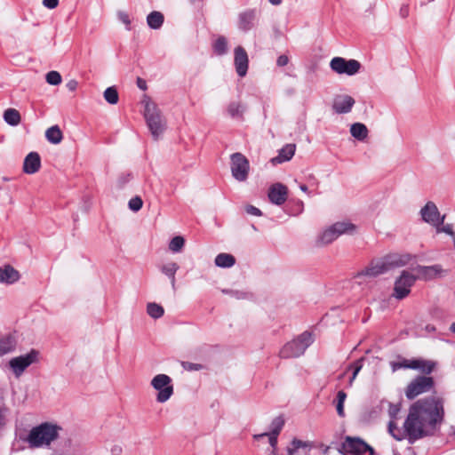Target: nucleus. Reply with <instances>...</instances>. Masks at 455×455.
I'll use <instances>...</instances> for the list:
<instances>
[{
	"mask_svg": "<svg viewBox=\"0 0 455 455\" xmlns=\"http://www.w3.org/2000/svg\"><path fill=\"white\" fill-rule=\"evenodd\" d=\"M443 405L439 399L431 397L419 400L409 410L403 423V429L389 421L388 432L397 441L408 438L412 443L425 435H431L438 423L443 420Z\"/></svg>",
	"mask_w": 455,
	"mask_h": 455,
	"instance_id": "1",
	"label": "nucleus"
},
{
	"mask_svg": "<svg viewBox=\"0 0 455 455\" xmlns=\"http://www.w3.org/2000/svg\"><path fill=\"white\" fill-rule=\"evenodd\" d=\"M144 118L151 135L156 140L167 128V122L158 106L147 95L141 100Z\"/></svg>",
	"mask_w": 455,
	"mask_h": 455,
	"instance_id": "2",
	"label": "nucleus"
},
{
	"mask_svg": "<svg viewBox=\"0 0 455 455\" xmlns=\"http://www.w3.org/2000/svg\"><path fill=\"white\" fill-rule=\"evenodd\" d=\"M60 427L51 422H44L32 427L25 441L30 448L48 447L58 439Z\"/></svg>",
	"mask_w": 455,
	"mask_h": 455,
	"instance_id": "3",
	"label": "nucleus"
},
{
	"mask_svg": "<svg viewBox=\"0 0 455 455\" xmlns=\"http://www.w3.org/2000/svg\"><path fill=\"white\" fill-rule=\"evenodd\" d=\"M357 231V227L350 221H338L323 229L316 237L317 246H326L342 235H352Z\"/></svg>",
	"mask_w": 455,
	"mask_h": 455,
	"instance_id": "4",
	"label": "nucleus"
},
{
	"mask_svg": "<svg viewBox=\"0 0 455 455\" xmlns=\"http://www.w3.org/2000/svg\"><path fill=\"white\" fill-rule=\"evenodd\" d=\"M314 339L310 332L304 331L296 339L287 342L280 350L279 355L282 358H294L303 355L306 349L313 343Z\"/></svg>",
	"mask_w": 455,
	"mask_h": 455,
	"instance_id": "5",
	"label": "nucleus"
},
{
	"mask_svg": "<svg viewBox=\"0 0 455 455\" xmlns=\"http://www.w3.org/2000/svg\"><path fill=\"white\" fill-rule=\"evenodd\" d=\"M151 387L157 392L156 401L164 403L173 395L172 379L166 374L156 375L150 382Z\"/></svg>",
	"mask_w": 455,
	"mask_h": 455,
	"instance_id": "6",
	"label": "nucleus"
},
{
	"mask_svg": "<svg viewBox=\"0 0 455 455\" xmlns=\"http://www.w3.org/2000/svg\"><path fill=\"white\" fill-rule=\"evenodd\" d=\"M230 171L235 180L244 182L249 176V160L242 153L232 154L230 156Z\"/></svg>",
	"mask_w": 455,
	"mask_h": 455,
	"instance_id": "7",
	"label": "nucleus"
},
{
	"mask_svg": "<svg viewBox=\"0 0 455 455\" xmlns=\"http://www.w3.org/2000/svg\"><path fill=\"white\" fill-rule=\"evenodd\" d=\"M417 280L415 274L408 270L402 271L401 275L395 279L393 296L397 299L406 298Z\"/></svg>",
	"mask_w": 455,
	"mask_h": 455,
	"instance_id": "8",
	"label": "nucleus"
},
{
	"mask_svg": "<svg viewBox=\"0 0 455 455\" xmlns=\"http://www.w3.org/2000/svg\"><path fill=\"white\" fill-rule=\"evenodd\" d=\"M390 365L394 372L399 369H412L419 370L425 374L431 373L435 367V363L431 361L405 358H400L396 362H391Z\"/></svg>",
	"mask_w": 455,
	"mask_h": 455,
	"instance_id": "9",
	"label": "nucleus"
},
{
	"mask_svg": "<svg viewBox=\"0 0 455 455\" xmlns=\"http://www.w3.org/2000/svg\"><path fill=\"white\" fill-rule=\"evenodd\" d=\"M331 68L339 74L354 76L359 72L361 63L356 60H346L342 57H334L330 62Z\"/></svg>",
	"mask_w": 455,
	"mask_h": 455,
	"instance_id": "10",
	"label": "nucleus"
},
{
	"mask_svg": "<svg viewBox=\"0 0 455 455\" xmlns=\"http://www.w3.org/2000/svg\"><path fill=\"white\" fill-rule=\"evenodd\" d=\"M434 385L433 378L427 376H419L407 386L405 395L408 399H413L416 396L429 391Z\"/></svg>",
	"mask_w": 455,
	"mask_h": 455,
	"instance_id": "11",
	"label": "nucleus"
},
{
	"mask_svg": "<svg viewBox=\"0 0 455 455\" xmlns=\"http://www.w3.org/2000/svg\"><path fill=\"white\" fill-rule=\"evenodd\" d=\"M37 353L35 350L30 351L26 355L16 356L9 361V367L15 375L19 378L22 375L25 370L36 362Z\"/></svg>",
	"mask_w": 455,
	"mask_h": 455,
	"instance_id": "12",
	"label": "nucleus"
},
{
	"mask_svg": "<svg viewBox=\"0 0 455 455\" xmlns=\"http://www.w3.org/2000/svg\"><path fill=\"white\" fill-rule=\"evenodd\" d=\"M412 271L415 272L417 279H421L424 281H430L434 279L442 278L445 276L448 273V270L444 269L439 264L433 266L418 265L416 267L412 268Z\"/></svg>",
	"mask_w": 455,
	"mask_h": 455,
	"instance_id": "13",
	"label": "nucleus"
},
{
	"mask_svg": "<svg viewBox=\"0 0 455 455\" xmlns=\"http://www.w3.org/2000/svg\"><path fill=\"white\" fill-rule=\"evenodd\" d=\"M419 214L424 222L435 227L443 225L445 215H441L436 204L428 201L419 211Z\"/></svg>",
	"mask_w": 455,
	"mask_h": 455,
	"instance_id": "14",
	"label": "nucleus"
},
{
	"mask_svg": "<svg viewBox=\"0 0 455 455\" xmlns=\"http://www.w3.org/2000/svg\"><path fill=\"white\" fill-rule=\"evenodd\" d=\"M340 449L342 452L350 453L353 455H361L366 451H370L371 455L373 454V449L370 447L366 443L359 438L347 436L345 442L342 443Z\"/></svg>",
	"mask_w": 455,
	"mask_h": 455,
	"instance_id": "15",
	"label": "nucleus"
},
{
	"mask_svg": "<svg viewBox=\"0 0 455 455\" xmlns=\"http://www.w3.org/2000/svg\"><path fill=\"white\" fill-rule=\"evenodd\" d=\"M257 11L255 9H246L237 15L236 26L238 30L247 33L251 30L256 24Z\"/></svg>",
	"mask_w": 455,
	"mask_h": 455,
	"instance_id": "16",
	"label": "nucleus"
},
{
	"mask_svg": "<svg viewBox=\"0 0 455 455\" xmlns=\"http://www.w3.org/2000/svg\"><path fill=\"white\" fill-rule=\"evenodd\" d=\"M387 271H389V268L387 267L385 258L383 257L382 259L372 261L368 267H366L363 271L358 273L355 276V279L359 280L363 276L376 277Z\"/></svg>",
	"mask_w": 455,
	"mask_h": 455,
	"instance_id": "17",
	"label": "nucleus"
},
{
	"mask_svg": "<svg viewBox=\"0 0 455 455\" xmlns=\"http://www.w3.org/2000/svg\"><path fill=\"white\" fill-rule=\"evenodd\" d=\"M234 64L235 71L240 77L247 74L249 59L246 51L242 46H237L234 50Z\"/></svg>",
	"mask_w": 455,
	"mask_h": 455,
	"instance_id": "18",
	"label": "nucleus"
},
{
	"mask_svg": "<svg viewBox=\"0 0 455 455\" xmlns=\"http://www.w3.org/2000/svg\"><path fill=\"white\" fill-rule=\"evenodd\" d=\"M267 196L272 204L282 205L287 200L288 188L282 183H275L269 188Z\"/></svg>",
	"mask_w": 455,
	"mask_h": 455,
	"instance_id": "19",
	"label": "nucleus"
},
{
	"mask_svg": "<svg viewBox=\"0 0 455 455\" xmlns=\"http://www.w3.org/2000/svg\"><path fill=\"white\" fill-rule=\"evenodd\" d=\"M313 445L311 442L294 438L287 446V455H308Z\"/></svg>",
	"mask_w": 455,
	"mask_h": 455,
	"instance_id": "20",
	"label": "nucleus"
},
{
	"mask_svg": "<svg viewBox=\"0 0 455 455\" xmlns=\"http://www.w3.org/2000/svg\"><path fill=\"white\" fill-rule=\"evenodd\" d=\"M355 100L349 95H338L333 100L332 108L338 114H346L351 111Z\"/></svg>",
	"mask_w": 455,
	"mask_h": 455,
	"instance_id": "21",
	"label": "nucleus"
},
{
	"mask_svg": "<svg viewBox=\"0 0 455 455\" xmlns=\"http://www.w3.org/2000/svg\"><path fill=\"white\" fill-rule=\"evenodd\" d=\"M385 259L387 261V267L389 270L402 267L410 263L412 259V256L408 253H390L386 255Z\"/></svg>",
	"mask_w": 455,
	"mask_h": 455,
	"instance_id": "22",
	"label": "nucleus"
},
{
	"mask_svg": "<svg viewBox=\"0 0 455 455\" xmlns=\"http://www.w3.org/2000/svg\"><path fill=\"white\" fill-rule=\"evenodd\" d=\"M40 166L41 160L39 155L36 152H31L24 160L23 171L28 174H33L39 170Z\"/></svg>",
	"mask_w": 455,
	"mask_h": 455,
	"instance_id": "23",
	"label": "nucleus"
},
{
	"mask_svg": "<svg viewBox=\"0 0 455 455\" xmlns=\"http://www.w3.org/2000/svg\"><path fill=\"white\" fill-rule=\"evenodd\" d=\"M20 279V273L12 266L0 267V283L12 284Z\"/></svg>",
	"mask_w": 455,
	"mask_h": 455,
	"instance_id": "24",
	"label": "nucleus"
},
{
	"mask_svg": "<svg viewBox=\"0 0 455 455\" xmlns=\"http://www.w3.org/2000/svg\"><path fill=\"white\" fill-rule=\"evenodd\" d=\"M17 341L14 336L5 334L0 336V357L15 351Z\"/></svg>",
	"mask_w": 455,
	"mask_h": 455,
	"instance_id": "25",
	"label": "nucleus"
},
{
	"mask_svg": "<svg viewBox=\"0 0 455 455\" xmlns=\"http://www.w3.org/2000/svg\"><path fill=\"white\" fill-rule=\"evenodd\" d=\"M296 145L293 143L286 144L280 150L277 156L272 159L273 164H282L290 161L295 154Z\"/></svg>",
	"mask_w": 455,
	"mask_h": 455,
	"instance_id": "26",
	"label": "nucleus"
},
{
	"mask_svg": "<svg viewBox=\"0 0 455 455\" xmlns=\"http://www.w3.org/2000/svg\"><path fill=\"white\" fill-rule=\"evenodd\" d=\"M235 262V258L232 254L226 252L219 253L214 259L215 265L221 268L232 267Z\"/></svg>",
	"mask_w": 455,
	"mask_h": 455,
	"instance_id": "27",
	"label": "nucleus"
},
{
	"mask_svg": "<svg viewBox=\"0 0 455 455\" xmlns=\"http://www.w3.org/2000/svg\"><path fill=\"white\" fill-rule=\"evenodd\" d=\"M179 268H180L179 265L176 262H172V261L167 262V263L162 265L160 267L161 272L170 279L172 288L175 287V283H176L175 275H176L177 271L179 270Z\"/></svg>",
	"mask_w": 455,
	"mask_h": 455,
	"instance_id": "28",
	"label": "nucleus"
},
{
	"mask_svg": "<svg viewBox=\"0 0 455 455\" xmlns=\"http://www.w3.org/2000/svg\"><path fill=\"white\" fill-rule=\"evenodd\" d=\"M350 133L355 139L362 141L367 138L368 129L362 123H355L350 127Z\"/></svg>",
	"mask_w": 455,
	"mask_h": 455,
	"instance_id": "29",
	"label": "nucleus"
},
{
	"mask_svg": "<svg viewBox=\"0 0 455 455\" xmlns=\"http://www.w3.org/2000/svg\"><path fill=\"white\" fill-rule=\"evenodd\" d=\"M45 138L52 144H59L63 139V134L58 125H53L46 130Z\"/></svg>",
	"mask_w": 455,
	"mask_h": 455,
	"instance_id": "30",
	"label": "nucleus"
},
{
	"mask_svg": "<svg viewBox=\"0 0 455 455\" xmlns=\"http://www.w3.org/2000/svg\"><path fill=\"white\" fill-rule=\"evenodd\" d=\"M164 18L160 12H151L147 17V23L152 29H159L164 23Z\"/></svg>",
	"mask_w": 455,
	"mask_h": 455,
	"instance_id": "31",
	"label": "nucleus"
},
{
	"mask_svg": "<svg viewBox=\"0 0 455 455\" xmlns=\"http://www.w3.org/2000/svg\"><path fill=\"white\" fill-rule=\"evenodd\" d=\"M4 119L8 124L17 126L20 123L21 117L15 108H8L4 113Z\"/></svg>",
	"mask_w": 455,
	"mask_h": 455,
	"instance_id": "32",
	"label": "nucleus"
},
{
	"mask_svg": "<svg viewBox=\"0 0 455 455\" xmlns=\"http://www.w3.org/2000/svg\"><path fill=\"white\" fill-rule=\"evenodd\" d=\"M147 313L150 317L159 319L164 315V309L161 305L156 302H149L147 305Z\"/></svg>",
	"mask_w": 455,
	"mask_h": 455,
	"instance_id": "33",
	"label": "nucleus"
},
{
	"mask_svg": "<svg viewBox=\"0 0 455 455\" xmlns=\"http://www.w3.org/2000/svg\"><path fill=\"white\" fill-rule=\"evenodd\" d=\"M245 107L239 101H232L228 106V113L231 117H242Z\"/></svg>",
	"mask_w": 455,
	"mask_h": 455,
	"instance_id": "34",
	"label": "nucleus"
},
{
	"mask_svg": "<svg viewBox=\"0 0 455 455\" xmlns=\"http://www.w3.org/2000/svg\"><path fill=\"white\" fill-rule=\"evenodd\" d=\"M265 436H267L268 437V443L272 448L271 450V454L272 455H276V446H277V436L278 435H274V434H271V433H263V434H259V435H255L253 437L254 439L256 440H259Z\"/></svg>",
	"mask_w": 455,
	"mask_h": 455,
	"instance_id": "35",
	"label": "nucleus"
},
{
	"mask_svg": "<svg viewBox=\"0 0 455 455\" xmlns=\"http://www.w3.org/2000/svg\"><path fill=\"white\" fill-rule=\"evenodd\" d=\"M105 100L112 105H115L118 102L119 96L116 89L115 87H108L103 93Z\"/></svg>",
	"mask_w": 455,
	"mask_h": 455,
	"instance_id": "36",
	"label": "nucleus"
},
{
	"mask_svg": "<svg viewBox=\"0 0 455 455\" xmlns=\"http://www.w3.org/2000/svg\"><path fill=\"white\" fill-rule=\"evenodd\" d=\"M214 51L218 55H224L228 52V40L220 36L214 43Z\"/></svg>",
	"mask_w": 455,
	"mask_h": 455,
	"instance_id": "37",
	"label": "nucleus"
},
{
	"mask_svg": "<svg viewBox=\"0 0 455 455\" xmlns=\"http://www.w3.org/2000/svg\"><path fill=\"white\" fill-rule=\"evenodd\" d=\"M132 180V174L130 172H122L116 180V188L117 189L124 188Z\"/></svg>",
	"mask_w": 455,
	"mask_h": 455,
	"instance_id": "38",
	"label": "nucleus"
},
{
	"mask_svg": "<svg viewBox=\"0 0 455 455\" xmlns=\"http://www.w3.org/2000/svg\"><path fill=\"white\" fill-rule=\"evenodd\" d=\"M346 398H347V394L343 390H340L338 392L336 410H337V413L339 417L345 416L344 403H345Z\"/></svg>",
	"mask_w": 455,
	"mask_h": 455,
	"instance_id": "39",
	"label": "nucleus"
},
{
	"mask_svg": "<svg viewBox=\"0 0 455 455\" xmlns=\"http://www.w3.org/2000/svg\"><path fill=\"white\" fill-rule=\"evenodd\" d=\"M185 240L182 236H175L173 237L170 243H169V249L173 252H179L184 246Z\"/></svg>",
	"mask_w": 455,
	"mask_h": 455,
	"instance_id": "40",
	"label": "nucleus"
},
{
	"mask_svg": "<svg viewBox=\"0 0 455 455\" xmlns=\"http://www.w3.org/2000/svg\"><path fill=\"white\" fill-rule=\"evenodd\" d=\"M284 425V419L282 417H276L273 419L270 425V431L268 433L279 435Z\"/></svg>",
	"mask_w": 455,
	"mask_h": 455,
	"instance_id": "41",
	"label": "nucleus"
},
{
	"mask_svg": "<svg viewBox=\"0 0 455 455\" xmlns=\"http://www.w3.org/2000/svg\"><path fill=\"white\" fill-rule=\"evenodd\" d=\"M388 404V415L390 417V421H393L395 423V419H397L400 411H401V404L400 403H387Z\"/></svg>",
	"mask_w": 455,
	"mask_h": 455,
	"instance_id": "42",
	"label": "nucleus"
},
{
	"mask_svg": "<svg viewBox=\"0 0 455 455\" xmlns=\"http://www.w3.org/2000/svg\"><path fill=\"white\" fill-rule=\"evenodd\" d=\"M46 82L51 85H58L61 83V76L57 71H50L45 76Z\"/></svg>",
	"mask_w": 455,
	"mask_h": 455,
	"instance_id": "43",
	"label": "nucleus"
},
{
	"mask_svg": "<svg viewBox=\"0 0 455 455\" xmlns=\"http://www.w3.org/2000/svg\"><path fill=\"white\" fill-rule=\"evenodd\" d=\"M143 205V201L140 196H134L128 203L129 209L134 212H139Z\"/></svg>",
	"mask_w": 455,
	"mask_h": 455,
	"instance_id": "44",
	"label": "nucleus"
},
{
	"mask_svg": "<svg viewBox=\"0 0 455 455\" xmlns=\"http://www.w3.org/2000/svg\"><path fill=\"white\" fill-rule=\"evenodd\" d=\"M320 449L322 451V455H346L342 452V450L340 448L322 445Z\"/></svg>",
	"mask_w": 455,
	"mask_h": 455,
	"instance_id": "45",
	"label": "nucleus"
},
{
	"mask_svg": "<svg viewBox=\"0 0 455 455\" xmlns=\"http://www.w3.org/2000/svg\"><path fill=\"white\" fill-rule=\"evenodd\" d=\"M222 292L225 294H228L229 296L236 299H243L248 298L249 294L247 292L236 290H222Z\"/></svg>",
	"mask_w": 455,
	"mask_h": 455,
	"instance_id": "46",
	"label": "nucleus"
},
{
	"mask_svg": "<svg viewBox=\"0 0 455 455\" xmlns=\"http://www.w3.org/2000/svg\"><path fill=\"white\" fill-rule=\"evenodd\" d=\"M435 230H436V233H445L447 235H450L451 236L454 235V232H453V229H452V225L451 224H446V225H438V226H435Z\"/></svg>",
	"mask_w": 455,
	"mask_h": 455,
	"instance_id": "47",
	"label": "nucleus"
},
{
	"mask_svg": "<svg viewBox=\"0 0 455 455\" xmlns=\"http://www.w3.org/2000/svg\"><path fill=\"white\" fill-rule=\"evenodd\" d=\"M117 18L122 23H124L126 26L127 30L131 29V20L127 12L119 11L117 12Z\"/></svg>",
	"mask_w": 455,
	"mask_h": 455,
	"instance_id": "48",
	"label": "nucleus"
},
{
	"mask_svg": "<svg viewBox=\"0 0 455 455\" xmlns=\"http://www.w3.org/2000/svg\"><path fill=\"white\" fill-rule=\"evenodd\" d=\"M182 367L186 371H200L203 369V365L199 363H194L190 362H182L181 363Z\"/></svg>",
	"mask_w": 455,
	"mask_h": 455,
	"instance_id": "49",
	"label": "nucleus"
},
{
	"mask_svg": "<svg viewBox=\"0 0 455 455\" xmlns=\"http://www.w3.org/2000/svg\"><path fill=\"white\" fill-rule=\"evenodd\" d=\"M245 211L248 214H251V215H254V216H261L262 215L261 211L253 205L246 206Z\"/></svg>",
	"mask_w": 455,
	"mask_h": 455,
	"instance_id": "50",
	"label": "nucleus"
},
{
	"mask_svg": "<svg viewBox=\"0 0 455 455\" xmlns=\"http://www.w3.org/2000/svg\"><path fill=\"white\" fill-rule=\"evenodd\" d=\"M43 4L48 9H54L59 4V0H43Z\"/></svg>",
	"mask_w": 455,
	"mask_h": 455,
	"instance_id": "51",
	"label": "nucleus"
},
{
	"mask_svg": "<svg viewBox=\"0 0 455 455\" xmlns=\"http://www.w3.org/2000/svg\"><path fill=\"white\" fill-rule=\"evenodd\" d=\"M361 369H362V365L358 363L354 366L353 374L349 379L350 386L353 384V381L355 379V378H356L357 374L359 373V371H361Z\"/></svg>",
	"mask_w": 455,
	"mask_h": 455,
	"instance_id": "52",
	"label": "nucleus"
},
{
	"mask_svg": "<svg viewBox=\"0 0 455 455\" xmlns=\"http://www.w3.org/2000/svg\"><path fill=\"white\" fill-rule=\"evenodd\" d=\"M288 62H289V58L287 55H280L276 60V64L279 67H284L288 64Z\"/></svg>",
	"mask_w": 455,
	"mask_h": 455,
	"instance_id": "53",
	"label": "nucleus"
},
{
	"mask_svg": "<svg viewBox=\"0 0 455 455\" xmlns=\"http://www.w3.org/2000/svg\"><path fill=\"white\" fill-rule=\"evenodd\" d=\"M78 86V83L76 80L75 79H72V80H69L67 84H66V87L68 91L70 92H74L76 90Z\"/></svg>",
	"mask_w": 455,
	"mask_h": 455,
	"instance_id": "54",
	"label": "nucleus"
},
{
	"mask_svg": "<svg viewBox=\"0 0 455 455\" xmlns=\"http://www.w3.org/2000/svg\"><path fill=\"white\" fill-rule=\"evenodd\" d=\"M399 14L403 19L407 18L409 16V6L407 4L402 5L399 10Z\"/></svg>",
	"mask_w": 455,
	"mask_h": 455,
	"instance_id": "55",
	"label": "nucleus"
},
{
	"mask_svg": "<svg viewBox=\"0 0 455 455\" xmlns=\"http://www.w3.org/2000/svg\"><path fill=\"white\" fill-rule=\"evenodd\" d=\"M137 85L140 89L145 91L147 89V84H146V81L143 80L142 78H138L137 79Z\"/></svg>",
	"mask_w": 455,
	"mask_h": 455,
	"instance_id": "56",
	"label": "nucleus"
},
{
	"mask_svg": "<svg viewBox=\"0 0 455 455\" xmlns=\"http://www.w3.org/2000/svg\"><path fill=\"white\" fill-rule=\"evenodd\" d=\"M426 331H435V327L434 325L428 324V325L426 326Z\"/></svg>",
	"mask_w": 455,
	"mask_h": 455,
	"instance_id": "57",
	"label": "nucleus"
},
{
	"mask_svg": "<svg viewBox=\"0 0 455 455\" xmlns=\"http://www.w3.org/2000/svg\"><path fill=\"white\" fill-rule=\"evenodd\" d=\"M268 1L273 5H279L282 3V0H268Z\"/></svg>",
	"mask_w": 455,
	"mask_h": 455,
	"instance_id": "58",
	"label": "nucleus"
},
{
	"mask_svg": "<svg viewBox=\"0 0 455 455\" xmlns=\"http://www.w3.org/2000/svg\"><path fill=\"white\" fill-rule=\"evenodd\" d=\"M299 188H300V190H301V191H303V192H305V193H307V192H308V188H307V187L305 184H301V185L299 186Z\"/></svg>",
	"mask_w": 455,
	"mask_h": 455,
	"instance_id": "59",
	"label": "nucleus"
},
{
	"mask_svg": "<svg viewBox=\"0 0 455 455\" xmlns=\"http://www.w3.org/2000/svg\"><path fill=\"white\" fill-rule=\"evenodd\" d=\"M450 330H451L452 332H455V322L451 323Z\"/></svg>",
	"mask_w": 455,
	"mask_h": 455,
	"instance_id": "60",
	"label": "nucleus"
}]
</instances>
